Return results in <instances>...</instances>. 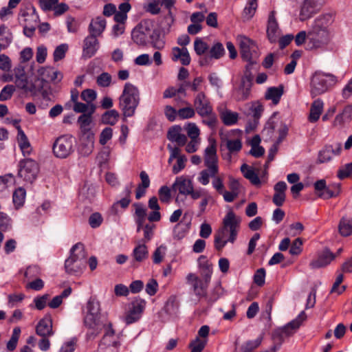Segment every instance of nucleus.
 Here are the masks:
<instances>
[{
  "label": "nucleus",
  "instance_id": "nucleus-7",
  "mask_svg": "<svg viewBox=\"0 0 352 352\" xmlns=\"http://www.w3.org/2000/svg\"><path fill=\"white\" fill-rule=\"evenodd\" d=\"M39 170V165L34 160L24 158L19 162L17 175L24 182L32 184L37 178Z\"/></svg>",
  "mask_w": 352,
  "mask_h": 352
},
{
  "label": "nucleus",
  "instance_id": "nucleus-11",
  "mask_svg": "<svg viewBox=\"0 0 352 352\" xmlns=\"http://www.w3.org/2000/svg\"><path fill=\"white\" fill-rule=\"evenodd\" d=\"M146 306V301L144 299L135 298L129 304V309L123 317V321L126 324H131L138 322L142 317Z\"/></svg>",
  "mask_w": 352,
  "mask_h": 352
},
{
  "label": "nucleus",
  "instance_id": "nucleus-55",
  "mask_svg": "<svg viewBox=\"0 0 352 352\" xmlns=\"http://www.w3.org/2000/svg\"><path fill=\"white\" fill-rule=\"evenodd\" d=\"M208 45L201 38H197L194 41V50L199 56L204 54L208 50Z\"/></svg>",
  "mask_w": 352,
  "mask_h": 352
},
{
  "label": "nucleus",
  "instance_id": "nucleus-22",
  "mask_svg": "<svg viewBox=\"0 0 352 352\" xmlns=\"http://www.w3.org/2000/svg\"><path fill=\"white\" fill-rule=\"evenodd\" d=\"M333 254L329 249H324L318 254L317 258L313 260L309 266L311 269H318L329 265L334 258Z\"/></svg>",
  "mask_w": 352,
  "mask_h": 352
},
{
  "label": "nucleus",
  "instance_id": "nucleus-44",
  "mask_svg": "<svg viewBox=\"0 0 352 352\" xmlns=\"http://www.w3.org/2000/svg\"><path fill=\"white\" fill-rule=\"evenodd\" d=\"M119 118V113L116 109L106 111L102 116V122L105 124L115 125Z\"/></svg>",
  "mask_w": 352,
  "mask_h": 352
},
{
  "label": "nucleus",
  "instance_id": "nucleus-51",
  "mask_svg": "<svg viewBox=\"0 0 352 352\" xmlns=\"http://www.w3.org/2000/svg\"><path fill=\"white\" fill-rule=\"evenodd\" d=\"M263 338L258 337L254 340H248L241 346L242 352H252L258 348L262 342Z\"/></svg>",
  "mask_w": 352,
  "mask_h": 352
},
{
  "label": "nucleus",
  "instance_id": "nucleus-17",
  "mask_svg": "<svg viewBox=\"0 0 352 352\" xmlns=\"http://www.w3.org/2000/svg\"><path fill=\"white\" fill-rule=\"evenodd\" d=\"M204 164L213 173H219L217 148L214 142H210L205 149Z\"/></svg>",
  "mask_w": 352,
  "mask_h": 352
},
{
  "label": "nucleus",
  "instance_id": "nucleus-23",
  "mask_svg": "<svg viewBox=\"0 0 352 352\" xmlns=\"http://www.w3.org/2000/svg\"><path fill=\"white\" fill-rule=\"evenodd\" d=\"M229 190L225 192L224 201L228 203L232 202L239 195L241 184L238 179L233 177H229Z\"/></svg>",
  "mask_w": 352,
  "mask_h": 352
},
{
  "label": "nucleus",
  "instance_id": "nucleus-39",
  "mask_svg": "<svg viewBox=\"0 0 352 352\" xmlns=\"http://www.w3.org/2000/svg\"><path fill=\"white\" fill-rule=\"evenodd\" d=\"M12 41V34L5 25H0V49L7 48Z\"/></svg>",
  "mask_w": 352,
  "mask_h": 352
},
{
  "label": "nucleus",
  "instance_id": "nucleus-27",
  "mask_svg": "<svg viewBox=\"0 0 352 352\" xmlns=\"http://www.w3.org/2000/svg\"><path fill=\"white\" fill-rule=\"evenodd\" d=\"M107 21L102 16H98L91 20L88 30L90 35L100 36L106 28Z\"/></svg>",
  "mask_w": 352,
  "mask_h": 352
},
{
  "label": "nucleus",
  "instance_id": "nucleus-35",
  "mask_svg": "<svg viewBox=\"0 0 352 352\" xmlns=\"http://www.w3.org/2000/svg\"><path fill=\"white\" fill-rule=\"evenodd\" d=\"M102 328L104 329V334L100 342L120 345L118 338L115 334V331L113 329L112 324L111 322H109L108 324L102 323Z\"/></svg>",
  "mask_w": 352,
  "mask_h": 352
},
{
  "label": "nucleus",
  "instance_id": "nucleus-10",
  "mask_svg": "<svg viewBox=\"0 0 352 352\" xmlns=\"http://www.w3.org/2000/svg\"><path fill=\"white\" fill-rule=\"evenodd\" d=\"M237 41L239 45L242 58L250 65L256 63L258 53L255 42L243 35L238 36Z\"/></svg>",
  "mask_w": 352,
  "mask_h": 352
},
{
  "label": "nucleus",
  "instance_id": "nucleus-48",
  "mask_svg": "<svg viewBox=\"0 0 352 352\" xmlns=\"http://www.w3.org/2000/svg\"><path fill=\"white\" fill-rule=\"evenodd\" d=\"M225 54V50L223 45L217 42L214 43L209 51V56L211 58L219 59Z\"/></svg>",
  "mask_w": 352,
  "mask_h": 352
},
{
  "label": "nucleus",
  "instance_id": "nucleus-43",
  "mask_svg": "<svg viewBox=\"0 0 352 352\" xmlns=\"http://www.w3.org/2000/svg\"><path fill=\"white\" fill-rule=\"evenodd\" d=\"M258 0H248L243 12V17L249 20L253 17L258 8Z\"/></svg>",
  "mask_w": 352,
  "mask_h": 352
},
{
  "label": "nucleus",
  "instance_id": "nucleus-52",
  "mask_svg": "<svg viewBox=\"0 0 352 352\" xmlns=\"http://www.w3.org/2000/svg\"><path fill=\"white\" fill-rule=\"evenodd\" d=\"M65 23L67 31L70 33H76L80 28V22L75 17L68 15L66 17Z\"/></svg>",
  "mask_w": 352,
  "mask_h": 352
},
{
  "label": "nucleus",
  "instance_id": "nucleus-61",
  "mask_svg": "<svg viewBox=\"0 0 352 352\" xmlns=\"http://www.w3.org/2000/svg\"><path fill=\"white\" fill-rule=\"evenodd\" d=\"M195 115V110L192 107L181 108L178 110V117L179 119L185 120L193 118Z\"/></svg>",
  "mask_w": 352,
  "mask_h": 352
},
{
  "label": "nucleus",
  "instance_id": "nucleus-34",
  "mask_svg": "<svg viewBox=\"0 0 352 352\" xmlns=\"http://www.w3.org/2000/svg\"><path fill=\"white\" fill-rule=\"evenodd\" d=\"M198 267L200 270V276L208 279H211L212 274V265L205 256H200L197 260Z\"/></svg>",
  "mask_w": 352,
  "mask_h": 352
},
{
  "label": "nucleus",
  "instance_id": "nucleus-25",
  "mask_svg": "<svg viewBox=\"0 0 352 352\" xmlns=\"http://www.w3.org/2000/svg\"><path fill=\"white\" fill-rule=\"evenodd\" d=\"M173 187L180 194L187 196L193 188V184L191 179L184 176H180L176 178Z\"/></svg>",
  "mask_w": 352,
  "mask_h": 352
},
{
  "label": "nucleus",
  "instance_id": "nucleus-2",
  "mask_svg": "<svg viewBox=\"0 0 352 352\" xmlns=\"http://www.w3.org/2000/svg\"><path fill=\"white\" fill-rule=\"evenodd\" d=\"M239 230V221L232 212H229L223 220V226L214 234V245L218 251L221 250L228 243H234Z\"/></svg>",
  "mask_w": 352,
  "mask_h": 352
},
{
  "label": "nucleus",
  "instance_id": "nucleus-53",
  "mask_svg": "<svg viewBox=\"0 0 352 352\" xmlns=\"http://www.w3.org/2000/svg\"><path fill=\"white\" fill-rule=\"evenodd\" d=\"M208 342V339H200L197 337L190 343V352H201Z\"/></svg>",
  "mask_w": 352,
  "mask_h": 352
},
{
  "label": "nucleus",
  "instance_id": "nucleus-38",
  "mask_svg": "<svg viewBox=\"0 0 352 352\" xmlns=\"http://www.w3.org/2000/svg\"><path fill=\"white\" fill-rule=\"evenodd\" d=\"M319 10L308 1H304L300 11V21H304L311 18Z\"/></svg>",
  "mask_w": 352,
  "mask_h": 352
},
{
  "label": "nucleus",
  "instance_id": "nucleus-49",
  "mask_svg": "<svg viewBox=\"0 0 352 352\" xmlns=\"http://www.w3.org/2000/svg\"><path fill=\"white\" fill-rule=\"evenodd\" d=\"M69 50V46L66 43H62L58 45L53 53V59L54 62H58L65 57L66 53Z\"/></svg>",
  "mask_w": 352,
  "mask_h": 352
},
{
  "label": "nucleus",
  "instance_id": "nucleus-62",
  "mask_svg": "<svg viewBox=\"0 0 352 352\" xmlns=\"http://www.w3.org/2000/svg\"><path fill=\"white\" fill-rule=\"evenodd\" d=\"M166 252V247L162 245L156 248L153 255V263L158 264L161 263L165 256Z\"/></svg>",
  "mask_w": 352,
  "mask_h": 352
},
{
  "label": "nucleus",
  "instance_id": "nucleus-13",
  "mask_svg": "<svg viewBox=\"0 0 352 352\" xmlns=\"http://www.w3.org/2000/svg\"><path fill=\"white\" fill-rule=\"evenodd\" d=\"M211 279L198 276L194 273H189L186 281L190 285L195 295L198 298L206 296L207 289Z\"/></svg>",
  "mask_w": 352,
  "mask_h": 352
},
{
  "label": "nucleus",
  "instance_id": "nucleus-6",
  "mask_svg": "<svg viewBox=\"0 0 352 352\" xmlns=\"http://www.w3.org/2000/svg\"><path fill=\"white\" fill-rule=\"evenodd\" d=\"M69 253V257L65 261L66 272L72 275L80 274L87 264V255L84 245L80 243L75 244L71 248Z\"/></svg>",
  "mask_w": 352,
  "mask_h": 352
},
{
  "label": "nucleus",
  "instance_id": "nucleus-20",
  "mask_svg": "<svg viewBox=\"0 0 352 352\" xmlns=\"http://www.w3.org/2000/svg\"><path fill=\"white\" fill-rule=\"evenodd\" d=\"M100 47L96 36L89 34L83 41L82 56L87 58L94 56Z\"/></svg>",
  "mask_w": 352,
  "mask_h": 352
},
{
  "label": "nucleus",
  "instance_id": "nucleus-1",
  "mask_svg": "<svg viewBox=\"0 0 352 352\" xmlns=\"http://www.w3.org/2000/svg\"><path fill=\"white\" fill-rule=\"evenodd\" d=\"M332 23L331 14H322L316 17L307 31L306 50L324 52L331 50L333 32L330 28Z\"/></svg>",
  "mask_w": 352,
  "mask_h": 352
},
{
  "label": "nucleus",
  "instance_id": "nucleus-8",
  "mask_svg": "<svg viewBox=\"0 0 352 352\" xmlns=\"http://www.w3.org/2000/svg\"><path fill=\"white\" fill-rule=\"evenodd\" d=\"M75 140L71 135L58 137L53 144V153L60 159H65L74 152Z\"/></svg>",
  "mask_w": 352,
  "mask_h": 352
},
{
  "label": "nucleus",
  "instance_id": "nucleus-41",
  "mask_svg": "<svg viewBox=\"0 0 352 352\" xmlns=\"http://www.w3.org/2000/svg\"><path fill=\"white\" fill-rule=\"evenodd\" d=\"M246 106L250 110L249 114H250L254 120H258L261 118L264 111V108L260 102H252L251 103L247 104Z\"/></svg>",
  "mask_w": 352,
  "mask_h": 352
},
{
  "label": "nucleus",
  "instance_id": "nucleus-3",
  "mask_svg": "<svg viewBox=\"0 0 352 352\" xmlns=\"http://www.w3.org/2000/svg\"><path fill=\"white\" fill-rule=\"evenodd\" d=\"M140 102V94L138 88L130 82L125 83L122 92L118 98V107L124 121L135 116Z\"/></svg>",
  "mask_w": 352,
  "mask_h": 352
},
{
  "label": "nucleus",
  "instance_id": "nucleus-40",
  "mask_svg": "<svg viewBox=\"0 0 352 352\" xmlns=\"http://www.w3.org/2000/svg\"><path fill=\"white\" fill-rule=\"evenodd\" d=\"M220 118L225 125L232 126L238 122L239 113L226 109L220 113Z\"/></svg>",
  "mask_w": 352,
  "mask_h": 352
},
{
  "label": "nucleus",
  "instance_id": "nucleus-58",
  "mask_svg": "<svg viewBox=\"0 0 352 352\" xmlns=\"http://www.w3.org/2000/svg\"><path fill=\"white\" fill-rule=\"evenodd\" d=\"M337 176L340 179L352 176V162L341 166L338 170Z\"/></svg>",
  "mask_w": 352,
  "mask_h": 352
},
{
  "label": "nucleus",
  "instance_id": "nucleus-16",
  "mask_svg": "<svg viewBox=\"0 0 352 352\" xmlns=\"http://www.w3.org/2000/svg\"><path fill=\"white\" fill-rule=\"evenodd\" d=\"M193 104L195 110L202 118L211 114L213 111L209 99L204 92H200L195 96Z\"/></svg>",
  "mask_w": 352,
  "mask_h": 352
},
{
  "label": "nucleus",
  "instance_id": "nucleus-24",
  "mask_svg": "<svg viewBox=\"0 0 352 352\" xmlns=\"http://www.w3.org/2000/svg\"><path fill=\"white\" fill-rule=\"evenodd\" d=\"M179 126H172L168 131L167 138L172 142H175L179 146H184L187 142V137L182 133Z\"/></svg>",
  "mask_w": 352,
  "mask_h": 352
},
{
  "label": "nucleus",
  "instance_id": "nucleus-5",
  "mask_svg": "<svg viewBox=\"0 0 352 352\" xmlns=\"http://www.w3.org/2000/svg\"><path fill=\"white\" fill-rule=\"evenodd\" d=\"M338 82V78L331 73L316 71L310 77L309 92L312 98L329 91Z\"/></svg>",
  "mask_w": 352,
  "mask_h": 352
},
{
  "label": "nucleus",
  "instance_id": "nucleus-29",
  "mask_svg": "<svg viewBox=\"0 0 352 352\" xmlns=\"http://www.w3.org/2000/svg\"><path fill=\"white\" fill-rule=\"evenodd\" d=\"M284 94V86L280 85L278 87H268L265 93V99L271 100L273 104L276 105L279 103L282 96Z\"/></svg>",
  "mask_w": 352,
  "mask_h": 352
},
{
  "label": "nucleus",
  "instance_id": "nucleus-63",
  "mask_svg": "<svg viewBox=\"0 0 352 352\" xmlns=\"http://www.w3.org/2000/svg\"><path fill=\"white\" fill-rule=\"evenodd\" d=\"M159 285L157 281L154 278H151L146 284L145 292L148 295L153 296L156 294Z\"/></svg>",
  "mask_w": 352,
  "mask_h": 352
},
{
  "label": "nucleus",
  "instance_id": "nucleus-14",
  "mask_svg": "<svg viewBox=\"0 0 352 352\" xmlns=\"http://www.w3.org/2000/svg\"><path fill=\"white\" fill-rule=\"evenodd\" d=\"M342 150L341 142H333L332 144H325L318 154L317 162L318 164H324L331 162L335 157L339 156Z\"/></svg>",
  "mask_w": 352,
  "mask_h": 352
},
{
  "label": "nucleus",
  "instance_id": "nucleus-46",
  "mask_svg": "<svg viewBox=\"0 0 352 352\" xmlns=\"http://www.w3.org/2000/svg\"><path fill=\"white\" fill-rule=\"evenodd\" d=\"M339 232L342 236H348L352 234V218H342L339 224Z\"/></svg>",
  "mask_w": 352,
  "mask_h": 352
},
{
  "label": "nucleus",
  "instance_id": "nucleus-31",
  "mask_svg": "<svg viewBox=\"0 0 352 352\" xmlns=\"http://www.w3.org/2000/svg\"><path fill=\"white\" fill-rule=\"evenodd\" d=\"M307 316L305 311H301L294 320L287 323L283 328V333L287 336L293 334L300 327L302 322L305 320Z\"/></svg>",
  "mask_w": 352,
  "mask_h": 352
},
{
  "label": "nucleus",
  "instance_id": "nucleus-42",
  "mask_svg": "<svg viewBox=\"0 0 352 352\" xmlns=\"http://www.w3.org/2000/svg\"><path fill=\"white\" fill-rule=\"evenodd\" d=\"M14 82L18 88L23 89L26 92L32 93L35 91L34 86L32 83L29 82L26 75L24 76L23 78L19 76L15 77Z\"/></svg>",
  "mask_w": 352,
  "mask_h": 352
},
{
  "label": "nucleus",
  "instance_id": "nucleus-9",
  "mask_svg": "<svg viewBox=\"0 0 352 352\" xmlns=\"http://www.w3.org/2000/svg\"><path fill=\"white\" fill-rule=\"evenodd\" d=\"M243 131L240 129H232L224 136H221V142L228 151V158L237 154L242 148Z\"/></svg>",
  "mask_w": 352,
  "mask_h": 352
},
{
  "label": "nucleus",
  "instance_id": "nucleus-64",
  "mask_svg": "<svg viewBox=\"0 0 352 352\" xmlns=\"http://www.w3.org/2000/svg\"><path fill=\"white\" fill-rule=\"evenodd\" d=\"M119 344L100 342L94 352H118Z\"/></svg>",
  "mask_w": 352,
  "mask_h": 352
},
{
  "label": "nucleus",
  "instance_id": "nucleus-30",
  "mask_svg": "<svg viewBox=\"0 0 352 352\" xmlns=\"http://www.w3.org/2000/svg\"><path fill=\"white\" fill-rule=\"evenodd\" d=\"M324 109V102L320 98H317L311 103L308 120L310 122H316Z\"/></svg>",
  "mask_w": 352,
  "mask_h": 352
},
{
  "label": "nucleus",
  "instance_id": "nucleus-54",
  "mask_svg": "<svg viewBox=\"0 0 352 352\" xmlns=\"http://www.w3.org/2000/svg\"><path fill=\"white\" fill-rule=\"evenodd\" d=\"M217 173H213L209 168L201 170L197 177L198 182L204 186H206L210 182V177H214Z\"/></svg>",
  "mask_w": 352,
  "mask_h": 352
},
{
  "label": "nucleus",
  "instance_id": "nucleus-57",
  "mask_svg": "<svg viewBox=\"0 0 352 352\" xmlns=\"http://www.w3.org/2000/svg\"><path fill=\"white\" fill-rule=\"evenodd\" d=\"M186 131L188 136L191 140H200V131L198 126L195 123L188 124V125L186 126Z\"/></svg>",
  "mask_w": 352,
  "mask_h": 352
},
{
  "label": "nucleus",
  "instance_id": "nucleus-33",
  "mask_svg": "<svg viewBox=\"0 0 352 352\" xmlns=\"http://www.w3.org/2000/svg\"><path fill=\"white\" fill-rule=\"evenodd\" d=\"M131 255L136 262L141 263L145 261L148 256V248L145 243L138 241L136 243Z\"/></svg>",
  "mask_w": 352,
  "mask_h": 352
},
{
  "label": "nucleus",
  "instance_id": "nucleus-15",
  "mask_svg": "<svg viewBox=\"0 0 352 352\" xmlns=\"http://www.w3.org/2000/svg\"><path fill=\"white\" fill-rule=\"evenodd\" d=\"M167 148L170 153L168 163L170 164L174 160H176V163L173 166L172 172L173 174H178L185 168L187 157L182 154L181 149L178 146L168 144Z\"/></svg>",
  "mask_w": 352,
  "mask_h": 352
},
{
  "label": "nucleus",
  "instance_id": "nucleus-21",
  "mask_svg": "<svg viewBox=\"0 0 352 352\" xmlns=\"http://www.w3.org/2000/svg\"><path fill=\"white\" fill-rule=\"evenodd\" d=\"M36 334L42 338H48L54 335L52 331V319L50 314H47L40 320L36 327Z\"/></svg>",
  "mask_w": 352,
  "mask_h": 352
},
{
  "label": "nucleus",
  "instance_id": "nucleus-28",
  "mask_svg": "<svg viewBox=\"0 0 352 352\" xmlns=\"http://www.w3.org/2000/svg\"><path fill=\"white\" fill-rule=\"evenodd\" d=\"M171 56L173 61L179 60L183 65H188L190 63V56L186 47H173Z\"/></svg>",
  "mask_w": 352,
  "mask_h": 352
},
{
  "label": "nucleus",
  "instance_id": "nucleus-56",
  "mask_svg": "<svg viewBox=\"0 0 352 352\" xmlns=\"http://www.w3.org/2000/svg\"><path fill=\"white\" fill-rule=\"evenodd\" d=\"M31 19L34 21L32 24H25L23 28V33L27 37H32L36 30L37 26V19L36 15L32 14L30 16Z\"/></svg>",
  "mask_w": 352,
  "mask_h": 352
},
{
  "label": "nucleus",
  "instance_id": "nucleus-4",
  "mask_svg": "<svg viewBox=\"0 0 352 352\" xmlns=\"http://www.w3.org/2000/svg\"><path fill=\"white\" fill-rule=\"evenodd\" d=\"M85 309L83 322L85 326L90 331L87 334L88 339H93L102 329L100 302L94 298H90L87 302Z\"/></svg>",
  "mask_w": 352,
  "mask_h": 352
},
{
  "label": "nucleus",
  "instance_id": "nucleus-59",
  "mask_svg": "<svg viewBox=\"0 0 352 352\" xmlns=\"http://www.w3.org/2000/svg\"><path fill=\"white\" fill-rule=\"evenodd\" d=\"M111 76L107 72H102L96 79V82L98 86L101 87H107L111 83Z\"/></svg>",
  "mask_w": 352,
  "mask_h": 352
},
{
  "label": "nucleus",
  "instance_id": "nucleus-45",
  "mask_svg": "<svg viewBox=\"0 0 352 352\" xmlns=\"http://www.w3.org/2000/svg\"><path fill=\"white\" fill-rule=\"evenodd\" d=\"M25 197L26 191L23 188L19 187L14 191L12 200L16 208L23 205L25 200Z\"/></svg>",
  "mask_w": 352,
  "mask_h": 352
},
{
  "label": "nucleus",
  "instance_id": "nucleus-37",
  "mask_svg": "<svg viewBox=\"0 0 352 352\" xmlns=\"http://www.w3.org/2000/svg\"><path fill=\"white\" fill-rule=\"evenodd\" d=\"M251 78L250 77H245L242 78V85L240 87L239 89L238 95L236 96V100L239 101L247 100L251 91Z\"/></svg>",
  "mask_w": 352,
  "mask_h": 352
},
{
  "label": "nucleus",
  "instance_id": "nucleus-47",
  "mask_svg": "<svg viewBox=\"0 0 352 352\" xmlns=\"http://www.w3.org/2000/svg\"><path fill=\"white\" fill-rule=\"evenodd\" d=\"M179 304L175 296H170L164 305V311L169 315H175L177 313Z\"/></svg>",
  "mask_w": 352,
  "mask_h": 352
},
{
  "label": "nucleus",
  "instance_id": "nucleus-32",
  "mask_svg": "<svg viewBox=\"0 0 352 352\" xmlns=\"http://www.w3.org/2000/svg\"><path fill=\"white\" fill-rule=\"evenodd\" d=\"M149 43L153 48L162 50L166 45L165 36L160 30L153 28Z\"/></svg>",
  "mask_w": 352,
  "mask_h": 352
},
{
  "label": "nucleus",
  "instance_id": "nucleus-60",
  "mask_svg": "<svg viewBox=\"0 0 352 352\" xmlns=\"http://www.w3.org/2000/svg\"><path fill=\"white\" fill-rule=\"evenodd\" d=\"M15 91V87L12 85L5 86L0 92V101H6L11 98Z\"/></svg>",
  "mask_w": 352,
  "mask_h": 352
},
{
  "label": "nucleus",
  "instance_id": "nucleus-18",
  "mask_svg": "<svg viewBox=\"0 0 352 352\" xmlns=\"http://www.w3.org/2000/svg\"><path fill=\"white\" fill-rule=\"evenodd\" d=\"M275 15V11L272 10L270 12L267 24V36L272 43H276L280 35V30Z\"/></svg>",
  "mask_w": 352,
  "mask_h": 352
},
{
  "label": "nucleus",
  "instance_id": "nucleus-26",
  "mask_svg": "<svg viewBox=\"0 0 352 352\" xmlns=\"http://www.w3.org/2000/svg\"><path fill=\"white\" fill-rule=\"evenodd\" d=\"M16 140L24 158H30L34 150L24 131H20V135L16 136Z\"/></svg>",
  "mask_w": 352,
  "mask_h": 352
},
{
  "label": "nucleus",
  "instance_id": "nucleus-19",
  "mask_svg": "<svg viewBox=\"0 0 352 352\" xmlns=\"http://www.w3.org/2000/svg\"><path fill=\"white\" fill-rule=\"evenodd\" d=\"M352 121V105H346L342 111L334 118L332 125L333 127L343 129Z\"/></svg>",
  "mask_w": 352,
  "mask_h": 352
},
{
  "label": "nucleus",
  "instance_id": "nucleus-50",
  "mask_svg": "<svg viewBox=\"0 0 352 352\" xmlns=\"http://www.w3.org/2000/svg\"><path fill=\"white\" fill-rule=\"evenodd\" d=\"M91 118L90 115L85 113L82 114L78 119L80 129L83 133H86L90 131V124Z\"/></svg>",
  "mask_w": 352,
  "mask_h": 352
},
{
  "label": "nucleus",
  "instance_id": "nucleus-12",
  "mask_svg": "<svg viewBox=\"0 0 352 352\" xmlns=\"http://www.w3.org/2000/svg\"><path fill=\"white\" fill-rule=\"evenodd\" d=\"M153 27V23L150 21H141L131 32L133 41L138 45H146L149 43Z\"/></svg>",
  "mask_w": 352,
  "mask_h": 352
},
{
  "label": "nucleus",
  "instance_id": "nucleus-36",
  "mask_svg": "<svg viewBox=\"0 0 352 352\" xmlns=\"http://www.w3.org/2000/svg\"><path fill=\"white\" fill-rule=\"evenodd\" d=\"M190 221L185 223L183 221L176 224L173 230V238L177 240L184 239L190 230Z\"/></svg>",
  "mask_w": 352,
  "mask_h": 352
}]
</instances>
